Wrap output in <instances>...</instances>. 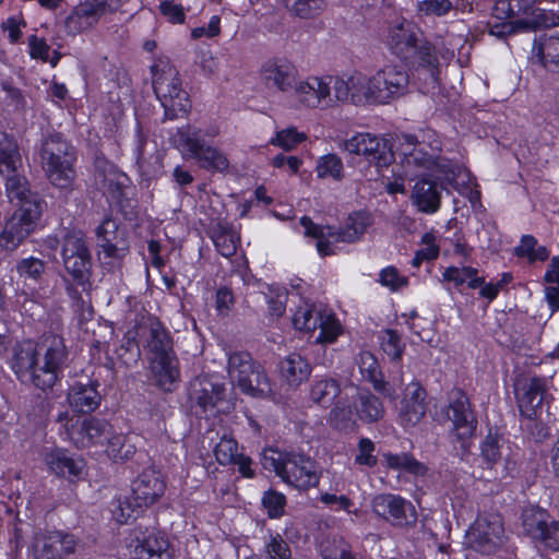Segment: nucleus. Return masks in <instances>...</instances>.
I'll list each match as a JSON object with an SVG mask.
<instances>
[{"label":"nucleus","mask_w":559,"mask_h":559,"mask_svg":"<svg viewBox=\"0 0 559 559\" xmlns=\"http://www.w3.org/2000/svg\"><path fill=\"white\" fill-rule=\"evenodd\" d=\"M526 423L523 425V430L535 442H543L550 436V428L547 424L540 420V417H524Z\"/></svg>","instance_id":"338daca9"},{"label":"nucleus","mask_w":559,"mask_h":559,"mask_svg":"<svg viewBox=\"0 0 559 559\" xmlns=\"http://www.w3.org/2000/svg\"><path fill=\"white\" fill-rule=\"evenodd\" d=\"M43 212L36 201L19 206L0 231V248L8 252L16 250L35 231Z\"/></svg>","instance_id":"f8f14e48"},{"label":"nucleus","mask_w":559,"mask_h":559,"mask_svg":"<svg viewBox=\"0 0 559 559\" xmlns=\"http://www.w3.org/2000/svg\"><path fill=\"white\" fill-rule=\"evenodd\" d=\"M210 238L222 257L231 258L236 254L240 239L235 235L231 223L216 222L211 229Z\"/></svg>","instance_id":"c9c22d12"},{"label":"nucleus","mask_w":559,"mask_h":559,"mask_svg":"<svg viewBox=\"0 0 559 559\" xmlns=\"http://www.w3.org/2000/svg\"><path fill=\"white\" fill-rule=\"evenodd\" d=\"M152 85L164 108L165 119L175 120L191 110L189 93L183 88L179 71L168 58L159 57L152 67Z\"/></svg>","instance_id":"423d86ee"},{"label":"nucleus","mask_w":559,"mask_h":559,"mask_svg":"<svg viewBox=\"0 0 559 559\" xmlns=\"http://www.w3.org/2000/svg\"><path fill=\"white\" fill-rule=\"evenodd\" d=\"M151 365L157 385L165 392H171L180 378L178 361L175 354L154 357L151 360Z\"/></svg>","instance_id":"7c9ffc66"},{"label":"nucleus","mask_w":559,"mask_h":559,"mask_svg":"<svg viewBox=\"0 0 559 559\" xmlns=\"http://www.w3.org/2000/svg\"><path fill=\"white\" fill-rule=\"evenodd\" d=\"M378 282L381 286L389 288L393 293L407 287L409 284L408 277L402 275L394 265H388L381 269Z\"/></svg>","instance_id":"052dcab7"},{"label":"nucleus","mask_w":559,"mask_h":559,"mask_svg":"<svg viewBox=\"0 0 559 559\" xmlns=\"http://www.w3.org/2000/svg\"><path fill=\"white\" fill-rule=\"evenodd\" d=\"M333 75H310L294 87L298 102L307 108H324L332 102Z\"/></svg>","instance_id":"393cba45"},{"label":"nucleus","mask_w":559,"mask_h":559,"mask_svg":"<svg viewBox=\"0 0 559 559\" xmlns=\"http://www.w3.org/2000/svg\"><path fill=\"white\" fill-rule=\"evenodd\" d=\"M504 438L497 427H489L479 441V456L487 469H492L502 459Z\"/></svg>","instance_id":"72a5a7b5"},{"label":"nucleus","mask_w":559,"mask_h":559,"mask_svg":"<svg viewBox=\"0 0 559 559\" xmlns=\"http://www.w3.org/2000/svg\"><path fill=\"white\" fill-rule=\"evenodd\" d=\"M40 157L46 174L55 187L66 189L72 185L75 177L76 152L62 133L48 135L41 144Z\"/></svg>","instance_id":"6e6552de"},{"label":"nucleus","mask_w":559,"mask_h":559,"mask_svg":"<svg viewBox=\"0 0 559 559\" xmlns=\"http://www.w3.org/2000/svg\"><path fill=\"white\" fill-rule=\"evenodd\" d=\"M261 464L264 469L273 472L283 483L298 490L317 487L320 480L314 462L304 453L270 447L263 450Z\"/></svg>","instance_id":"0eeeda50"},{"label":"nucleus","mask_w":559,"mask_h":559,"mask_svg":"<svg viewBox=\"0 0 559 559\" xmlns=\"http://www.w3.org/2000/svg\"><path fill=\"white\" fill-rule=\"evenodd\" d=\"M102 383L93 376L73 378L67 389V402L72 415H90L96 412L103 401Z\"/></svg>","instance_id":"dca6fc26"},{"label":"nucleus","mask_w":559,"mask_h":559,"mask_svg":"<svg viewBox=\"0 0 559 559\" xmlns=\"http://www.w3.org/2000/svg\"><path fill=\"white\" fill-rule=\"evenodd\" d=\"M306 140V134L299 132L295 127L280 130L270 140V144L281 147L284 151H292Z\"/></svg>","instance_id":"bf43d9fd"},{"label":"nucleus","mask_w":559,"mask_h":559,"mask_svg":"<svg viewBox=\"0 0 559 559\" xmlns=\"http://www.w3.org/2000/svg\"><path fill=\"white\" fill-rule=\"evenodd\" d=\"M280 370L290 385H299L309 378L311 366L300 354L293 353L281 361Z\"/></svg>","instance_id":"79ce46f5"},{"label":"nucleus","mask_w":559,"mask_h":559,"mask_svg":"<svg viewBox=\"0 0 559 559\" xmlns=\"http://www.w3.org/2000/svg\"><path fill=\"white\" fill-rule=\"evenodd\" d=\"M443 185L437 180L421 178L416 181L413 189V203L417 210L425 214L438 212L441 205Z\"/></svg>","instance_id":"cd10ccee"},{"label":"nucleus","mask_w":559,"mask_h":559,"mask_svg":"<svg viewBox=\"0 0 559 559\" xmlns=\"http://www.w3.org/2000/svg\"><path fill=\"white\" fill-rule=\"evenodd\" d=\"M261 78L267 88L286 93L297 84L298 70L285 57H272L261 66Z\"/></svg>","instance_id":"b1692460"},{"label":"nucleus","mask_w":559,"mask_h":559,"mask_svg":"<svg viewBox=\"0 0 559 559\" xmlns=\"http://www.w3.org/2000/svg\"><path fill=\"white\" fill-rule=\"evenodd\" d=\"M341 393L340 382L331 377H314L309 391V399L317 405L328 408Z\"/></svg>","instance_id":"58836bf2"},{"label":"nucleus","mask_w":559,"mask_h":559,"mask_svg":"<svg viewBox=\"0 0 559 559\" xmlns=\"http://www.w3.org/2000/svg\"><path fill=\"white\" fill-rule=\"evenodd\" d=\"M317 329L320 330L316 337V343L318 344H333L343 333V326L336 314L332 311L328 312L326 310L322 312L317 323Z\"/></svg>","instance_id":"3c124183"},{"label":"nucleus","mask_w":559,"mask_h":559,"mask_svg":"<svg viewBox=\"0 0 559 559\" xmlns=\"http://www.w3.org/2000/svg\"><path fill=\"white\" fill-rule=\"evenodd\" d=\"M374 513L394 527H411L417 522L414 504L400 495L382 493L372 500Z\"/></svg>","instance_id":"6ab92c4d"},{"label":"nucleus","mask_w":559,"mask_h":559,"mask_svg":"<svg viewBox=\"0 0 559 559\" xmlns=\"http://www.w3.org/2000/svg\"><path fill=\"white\" fill-rule=\"evenodd\" d=\"M325 309H317L313 304L299 307L293 316V325L298 331L313 333Z\"/></svg>","instance_id":"5fc2aeb1"},{"label":"nucleus","mask_w":559,"mask_h":559,"mask_svg":"<svg viewBox=\"0 0 559 559\" xmlns=\"http://www.w3.org/2000/svg\"><path fill=\"white\" fill-rule=\"evenodd\" d=\"M116 354L121 364L131 366L138 362L141 352L135 336L124 335L121 344L116 349Z\"/></svg>","instance_id":"680f3d73"},{"label":"nucleus","mask_w":559,"mask_h":559,"mask_svg":"<svg viewBox=\"0 0 559 559\" xmlns=\"http://www.w3.org/2000/svg\"><path fill=\"white\" fill-rule=\"evenodd\" d=\"M3 142H0V174L3 177L19 173L21 155L16 143L4 134Z\"/></svg>","instance_id":"864d4df0"},{"label":"nucleus","mask_w":559,"mask_h":559,"mask_svg":"<svg viewBox=\"0 0 559 559\" xmlns=\"http://www.w3.org/2000/svg\"><path fill=\"white\" fill-rule=\"evenodd\" d=\"M146 508L135 500V495H116L109 502L111 519L119 525H128L138 520Z\"/></svg>","instance_id":"c85d7f7f"},{"label":"nucleus","mask_w":559,"mask_h":559,"mask_svg":"<svg viewBox=\"0 0 559 559\" xmlns=\"http://www.w3.org/2000/svg\"><path fill=\"white\" fill-rule=\"evenodd\" d=\"M166 479L155 468L143 469L131 484L135 500L141 501L146 509L156 503L165 493Z\"/></svg>","instance_id":"bb28decb"},{"label":"nucleus","mask_w":559,"mask_h":559,"mask_svg":"<svg viewBox=\"0 0 559 559\" xmlns=\"http://www.w3.org/2000/svg\"><path fill=\"white\" fill-rule=\"evenodd\" d=\"M58 421L63 429L64 439L80 450L103 445L112 430V425L106 418L93 414L79 416L61 412Z\"/></svg>","instance_id":"9d476101"},{"label":"nucleus","mask_w":559,"mask_h":559,"mask_svg":"<svg viewBox=\"0 0 559 559\" xmlns=\"http://www.w3.org/2000/svg\"><path fill=\"white\" fill-rule=\"evenodd\" d=\"M533 51L538 63L550 73H559V34L544 35L534 40Z\"/></svg>","instance_id":"2f4dec72"},{"label":"nucleus","mask_w":559,"mask_h":559,"mask_svg":"<svg viewBox=\"0 0 559 559\" xmlns=\"http://www.w3.org/2000/svg\"><path fill=\"white\" fill-rule=\"evenodd\" d=\"M86 8L82 2L75 5L66 16L63 27L69 36H76L93 28L96 23L91 15H87Z\"/></svg>","instance_id":"8fccbe9b"},{"label":"nucleus","mask_w":559,"mask_h":559,"mask_svg":"<svg viewBox=\"0 0 559 559\" xmlns=\"http://www.w3.org/2000/svg\"><path fill=\"white\" fill-rule=\"evenodd\" d=\"M44 461L52 474L70 483L83 480L86 474V461L64 448L51 449L45 454Z\"/></svg>","instance_id":"5701e85b"},{"label":"nucleus","mask_w":559,"mask_h":559,"mask_svg":"<svg viewBox=\"0 0 559 559\" xmlns=\"http://www.w3.org/2000/svg\"><path fill=\"white\" fill-rule=\"evenodd\" d=\"M226 396V385L214 377L203 376L191 383L188 395L191 413L197 418L210 419L218 415V405Z\"/></svg>","instance_id":"4468645a"},{"label":"nucleus","mask_w":559,"mask_h":559,"mask_svg":"<svg viewBox=\"0 0 559 559\" xmlns=\"http://www.w3.org/2000/svg\"><path fill=\"white\" fill-rule=\"evenodd\" d=\"M548 379L533 376L519 381L515 388L516 405L522 417H540L548 397Z\"/></svg>","instance_id":"412c9836"},{"label":"nucleus","mask_w":559,"mask_h":559,"mask_svg":"<svg viewBox=\"0 0 559 559\" xmlns=\"http://www.w3.org/2000/svg\"><path fill=\"white\" fill-rule=\"evenodd\" d=\"M358 453L355 456V464L373 468L378 464V457L374 455L376 444L367 438L361 437L358 441Z\"/></svg>","instance_id":"0e129e2a"},{"label":"nucleus","mask_w":559,"mask_h":559,"mask_svg":"<svg viewBox=\"0 0 559 559\" xmlns=\"http://www.w3.org/2000/svg\"><path fill=\"white\" fill-rule=\"evenodd\" d=\"M235 305V296L231 288L221 286L215 292V310L217 316L227 317Z\"/></svg>","instance_id":"774afa93"},{"label":"nucleus","mask_w":559,"mask_h":559,"mask_svg":"<svg viewBox=\"0 0 559 559\" xmlns=\"http://www.w3.org/2000/svg\"><path fill=\"white\" fill-rule=\"evenodd\" d=\"M76 544L69 532L45 530L33 537L31 551L34 559H63L75 551Z\"/></svg>","instance_id":"a211bd4d"},{"label":"nucleus","mask_w":559,"mask_h":559,"mask_svg":"<svg viewBox=\"0 0 559 559\" xmlns=\"http://www.w3.org/2000/svg\"><path fill=\"white\" fill-rule=\"evenodd\" d=\"M316 171L319 178L341 181L344 178V164L340 156L328 153L318 159Z\"/></svg>","instance_id":"6e6d98bb"},{"label":"nucleus","mask_w":559,"mask_h":559,"mask_svg":"<svg viewBox=\"0 0 559 559\" xmlns=\"http://www.w3.org/2000/svg\"><path fill=\"white\" fill-rule=\"evenodd\" d=\"M378 342L380 349L388 357L389 361L394 366L401 367L406 349V343L402 334L395 329H382L378 333Z\"/></svg>","instance_id":"4c0bfd02"},{"label":"nucleus","mask_w":559,"mask_h":559,"mask_svg":"<svg viewBox=\"0 0 559 559\" xmlns=\"http://www.w3.org/2000/svg\"><path fill=\"white\" fill-rule=\"evenodd\" d=\"M45 262L36 257L22 258L15 264V272L19 280L29 289H36L43 282L45 274Z\"/></svg>","instance_id":"37998d69"},{"label":"nucleus","mask_w":559,"mask_h":559,"mask_svg":"<svg viewBox=\"0 0 559 559\" xmlns=\"http://www.w3.org/2000/svg\"><path fill=\"white\" fill-rule=\"evenodd\" d=\"M359 419L366 424L377 423L384 415V406L380 397L370 391L361 392L356 404Z\"/></svg>","instance_id":"c03bdc74"},{"label":"nucleus","mask_w":559,"mask_h":559,"mask_svg":"<svg viewBox=\"0 0 559 559\" xmlns=\"http://www.w3.org/2000/svg\"><path fill=\"white\" fill-rule=\"evenodd\" d=\"M147 347L154 357L174 354L171 336L158 319L151 325Z\"/></svg>","instance_id":"09e8293b"},{"label":"nucleus","mask_w":559,"mask_h":559,"mask_svg":"<svg viewBox=\"0 0 559 559\" xmlns=\"http://www.w3.org/2000/svg\"><path fill=\"white\" fill-rule=\"evenodd\" d=\"M305 229V236L317 240L316 248L320 257L336 254L335 245L354 243L358 241L372 224L371 215L364 210L349 213L343 226L321 225L307 215L299 219Z\"/></svg>","instance_id":"39448f33"},{"label":"nucleus","mask_w":559,"mask_h":559,"mask_svg":"<svg viewBox=\"0 0 559 559\" xmlns=\"http://www.w3.org/2000/svg\"><path fill=\"white\" fill-rule=\"evenodd\" d=\"M67 359L62 337L53 336L43 353L38 343L26 338L13 346L10 367L20 382L46 392L63 378Z\"/></svg>","instance_id":"f03ea898"},{"label":"nucleus","mask_w":559,"mask_h":559,"mask_svg":"<svg viewBox=\"0 0 559 559\" xmlns=\"http://www.w3.org/2000/svg\"><path fill=\"white\" fill-rule=\"evenodd\" d=\"M105 441L107 442L106 453L115 463L127 462L135 454V445L129 442L126 435L111 432Z\"/></svg>","instance_id":"de8ad7c7"},{"label":"nucleus","mask_w":559,"mask_h":559,"mask_svg":"<svg viewBox=\"0 0 559 559\" xmlns=\"http://www.w3.org/2000/svg\"><path fill=\"white\" fill-rule=\"evenodd\" d=\"M228 373L246 395L264 397L271 392V383L263 367L248 352H235L228 356Z\"/></svg>","instance_id":"9b49d317"},{"label":"nucleus","mask_w":559,"mask_h":559,"mask_svg":"<svg viewBox=\"0 0 559 559\" xmlns=\"http://www.w3.org/2000/svg\"><path fill=\"white\" fill-rule=\"evenodd\" d=\"M385 46L394 57L426 72L433 82L440 80L441 68L449 66L455 56L443 36L436 35L431 39L415 22L404 17L388 28Z\"/></svg>","instance_id":"f257e3e1"},{"label":"nucleus","mask_w":559,"mask_h":559,"mask_svg":"<svg viewBox=\"0 0 559 559\" xmlns=\"http://www.w3.org/2000/svg\"><path fill=\"white\" fill-rule=\"evenodd\" d=\"M158 10L170 24L177 25L186 22V12L180 3H175L173 0H160Z\"/></svg>","instance_id":"69168bd1"},{"label":"nucleus","mask_w":559,"mask_h":559,"mask_svg":"<svg viewBox=\"0 0 559 559\" xmlns=\"http://www.w3.org/2000/svg\"><path fill=\"white\" fill-rule=\"evenodd\" d=\"M538 0H497L491 15L498 19H539L549 24L540 25L551 27L557 23L554 16H549L546 10L536 7Z\"/></svg>","instance_id":"a878e982"},{"label":"nucleus","mask_w":559,"mask_h":559,"mask_svg":"<svg viewBox=\"0 0 559 559\" xmlns=\"http://www.w3.org/2000/svg\"><path fill=\"white\" fill-rule=\"evenodd\" d=\"M409 75L403 66L389 64L370 78L366 93L371 94L376 103L386 104L395 96L403 95L407 91Z\"/></svg>","instance_id":"f3484780"},{"label":"nucleus","mask_w":559,"mask_h":559,"mask_svg":"<svg viewBox=\"0 0 559 559\" xmlns=\"http://www.w3.org/2000/svg\"><path fill=\"white\" fill-rule=\"evenodd\" d=\"M453 10L451 0H421L417 2V12L424 16L441 17Z\"/></svg>","instance_id":"e2e57ef3"},{"label":"nucleus","mask_w":559,"mask_h":559,"mask_svg":"<svg viewBox=\"0 0 559 559\" xmlns=\"http://www.w3.org/2000/svg\"><path fill=\"white\" fill-rule=\"evenodd\" d=\"M493 21L488 22V33L491 36H495L500 39H507L509 36L536 31L540 28V25H547V22H544L539 19H498L493 17Z\"/></svg>","instance_id":"c756f323"},{"label":"nucleus","mask_w":559,"mask_h":559,"mask_svg":"<svg viewBox=\"0 0 559 559\" xmlns=\"http://www.w3.org/2000/svg\"><path fill=\"white\" fill-rule=\"evenodd\" d=\"M4 178L5 192L11 202L17 201L19 206H22L26 202L36 201L39 203L40 210L44 211L46 202L38 193L31 191L29 182L25 176L16 173Z\"/></svg>","instance_id":"473e14b6"},{"label":"nucleus","mask_w":559,"mask_h":559,"mask_svg":"<svg viewBox=\"0 0 559 559\" xmlns=\"http://www.w3.org/2000/svg\"><path fill=\"white\" fill-rule=\"evenodd\" d=\"M96 246L107 263L121 265L130 253L129 231L126 226L106 214L95 228Z\"/></svg>","instance_id":"ddd939ff"},{"label":"nucleus","mask_w":559,"mask_h":559,"mask_svg":"<svg viewBox=\"0 0 559 559\" xmlns=\"http://www.w3.org/2000/svg\"><path fill=\"white\" fill-rule=\"evenodd\" d=\"M138 559H173L174 551L167 537L150 534L135 548Z\"/></svg>","instance_id":"a19ab883"},{"label":"nucleus","mask_w":559,"mask_h":559,"mask_svg":"<svg viewBox=\"0 0 559 559\" xmlns=\"http://www.w3.org/2000/svg\"><path fill=\"white\" fill-rule=\"evenodd\" d=\"M94 183L110 211H117L129 222L138 218L139 205L131 178L104 155L95 158Z\"/></svg>","instance_id":"20e7f679"},{"label":"nucleus","mask_w":559,"mask_h":559,"mask_svg":"<svg viewBox=\"0 0 559 559\" xmlns=\"http://www.w3.org/2000/svg\"><path fill=\"white\" fill-rule=\"evenodd\" d=\"M407 143L413 145L412 151L405 153L417 166L431 168L439 166L441 142L438 139L431 141L428 146L429 151L425 150L426 144L416 140L415 135L406 136Z\"/></svg>","instance_id":"e433bc0d"},{"label":"nucleus","mask_w":559,"mask_h":559,"mask_svg":"<svg viewBox=\"0 0 559 559\" xmlns=\"http://www.w3.org/2000/svg\"><path fill=\"white\" fill-rule=\"evenodd\" d=\"M245 559H293V552L287 540L280 533H270L262 549L258 554L246 557Z\"/></svg>","instance_id":"a18cd8bd"},{"label":"nucleus","mask_w":559,"mask_h":559,"mask_svg":"<svg viewBox=\"0 0 559 559\" xmlns=\"http://www.w3.org/2000/svg\"><path fill=\"white\" fill-rule=\"evenodd\" d=\"M513 253L520 259H527L531 264L545 262L550 255L549 249L546 246H538L537 238L530 234L520 238V243L514 247Z\"/></svg>","instance_id":"49530a36"},{"label":"nucleus","mask_w":559,"mask_h":559,"mask_svg":"<svg viewBox=\"0 0 559 559\" xmlns=\"http://www.w3.org/2000/svg\"><path fill=\"white\" fill-rule=\"evenodd\" d=\"M396 409L397 423L404 430L418 425L428 409L426 389L419 382L407 384L403 390Z\"/></svg>","instance_id":"4be33fe9"},{"label":"nucleus","mask_w":559,"mask_h":559,"mask_svg":"<svg viewBox=\"0 0 559 559\" xmlns=\"http://www.w3.org/2000/svg\"><path fill=\"white\" fill-rule=\"evenodd\" d=\"M82 3L86 8L87 15H91L96 24L102 16L115 14L123 5L122 0H84Z\"/></svg>","instance_id":"13d9d810"},{"label":"nucleus","mask_w":559,"mask_h":559,"mask_svg":"<svg viewBox=\"0 0 559 559\" xmlns=\"http://www.w3.org/2000/svg\"><path fill=\"white\" fill-rule=\"evenodd\" d=\"M261 504L269 519H280L285 514L287 498L283 492L269 488L262 496Z\"/></svg>","instance_id":"4d7b16f0"},{"label":"nucleus","mask_w":559,"mask_h":559,"mask_svg":"<svg viewBox=\"0 0 559 559\" xmlns=\"http://www.w3.org/2000/svg\"><path fill=\"white\" fill-rule=\"evenodd\" d=\"M60 257L63 274L61 281L71 306L83 310L91 299L93 289V257L86 239L74 231H68L61 240Z\"/></svg>","instance_id":"7ed1b4c3"},{"label":"nucleus","mask_w":559,"mask_h":559,"mask_svg":"<svg viewBox=\"0 0 559 559\" xmlns=\"http://www.w3.org/2000/svg\"><path fill=\"white\" fill-rule=\"evenodd\" d=\"M445 416L451 423L450 433L454 441L463 453L469 452L478 418L476 406L464 389L455 386L449 392Z\"/></svg>","instance_id":"1a4fd4ad"},{"label":"nucleus","mask_w":559,"mask_h":559,"mask_svg":"<svg viewBox=\"0 0 559 559\" xmlns=\"http://www.w3.org/2000/svg\"><path fill=\"white\" fill-rule=\"evenodd\" d=\"M174 142L185 154L191 158L199 157V152L206 146L202 129L187 123L177 129Z\"/></svg>","instance_id":"ea45409f"},{"label":"nucleus","mask_w":559,"mask_h":559,"mask_svg":"<svg viewBox=\"0 0 559 559\" xmlns=\"http://www.w3.org/2000/svg\"><path fill=\"white\" fill-rule=\"evenodd\" d=\"M358 368L362 378L372 384L376 392L385 394L389 383L384 380V376L377 356L370 350L359 353Z\"/></svg>","instance_id":"f704fd0d"},{"label":"nucleus","mask_w":559,"mask_h":559,"mask_svg":"<svg viewBox=\"0 0 559 559\" xmlns=\"http://www.w3.org/2000/svg\"><path fill=\"white\" fill-rule=\"evenodd\" d=\"M201 168L211 173H224L229 167L227 156L218 148L206 145L199 152V157H194Z\"/></svg>","instance_id":"603ef678"},{"label":"nucleus","mask_w":559,"mask_h":559,"mask_svg":"<svg viewBox=\"0 0 559 559\" xmlns=\"http://www.w3.org/2000/svg\"><path fill=\"white\" fill-rule=\"evenodd\" d=\"M345 150L355 155H362L366 160L378 168L386 167L394 160L389 140L371 133H357L345 141Z\"/></svg>","instance_id":"aec40b11"},{"label":"nucleus","mask_w":559,"mask_h":559,"mask_svg":"<svg viewBox=\"0 0 559 559\" xmlns=\"http://www.w3.org/2000/svg\"><path fill=\"white\" fill-rule=\"evenodd\" d=\"M522 526L536 546L559 551V521L548 510L539 506L526 509L522 513Z\"/></svg>","instance_id":"2eb2a0df"}]
</instances>
